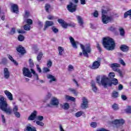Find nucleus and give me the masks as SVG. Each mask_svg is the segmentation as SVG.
<instances>
[{"instance_id":"a878e982","label":"nucleus","mask_w":131,"mask_h":131,"mask_svg":"<svg viewBox=\"0 0 131 131\" xmlns=\"http://www.w3.org/2000/svg\"><path fill=\"white\" fill-rule=\"evenodd\" d=\"M82 114H84V112L82 111H80L75 113V116L77 118L80 117Z\"/></svg>"},{"instance_id":"bf43d9fd","label":"nucleus","mask_w":131,"mask_h":131,"mask_svg":"<svg viewBox=\"0 0 131 131\" xmlns=\"http://www.w3.org/2000/svg\"><path fill=\"white\" fill-rule=\"evenodd\" d=\"M14 114L15 115L16 117H17V118H20V113L16 112L15 113H14Z\"/></svg>"},{"instance_id":"6e6d98bb","label":"nucleus","mask_w":131,"mask_h":131,"mask_svg":"<svg viewBox=\"0 0 131 131\" xmlns=\"http://www.w3.org/2000/svg\"><path fill=\"white\" fill-rule=\"evenodd\" d=\"M13 111L14 113H15L16 112H18V106L17 105H15L13 107Z\"/></svg>"},{"instance_id":"2f4dec72","label":"nucleus","mask_w":131,"mask_h":131,"mask_svg":"<svg viewBox=\"0 0 131 131\" xmlns=\"http://www.w3.org/2000/svg\"><path fill=\"white\" fill-rule=\"evenodd\" d=\"M29 65L30 68H32V67H34V62H33V60L32 59H29Z\"/></svg>"},{"instance_id":"ddd939ff","label":"nucleus","mask_w":131,"mask_h":131,"mask_svg":"<svg viewBox=\"0 0 131 131\" xmlns=\"http://www.w3.org/2000/svg\"><path fill=\"white\" fill-rule=\"evenodd\" d=\"M16 51L18 52V53H19V54H21V55H25L26 54V50H25V48L23 47L21 45H19L16 48Z\"/></svg>"},{"instance_id":"2eb2a0df","label":"nucleus","mask_w":131,"mask_h":131,"mask_svg":"<svg viewBox=\"0 0 131 131\" xmlns=\"http://www.w3.org/2000/svg\"><path fill=\"white\" fill-rule=\"evenodd\" d=\"M69 39L73 48H74V49H77V43H78V42L75 41L74 38L72 36H70Z\"/></svg>"},{"instance_id":"72a5a7b5","label":"nucleus","mask_w":131,"mask_h":131,"mask_svg":"<svg viewBox=\"0 0 131 131\" xmlns=\"http://www.w3.org/2000/svg\"><path fill=\"white\" fill-rule=\"evenodd\" d=\"M69 90L75 96H77V95H78V92H77L75 89H73V88H70Z\"/></svg>"},{"instance_id":"a18cd8bd","label":"nucleus","mask_w":131,"mask_h":131,"mask_svg":"<svg viewBox=\"0 0 131 131\" xmlns=\"http://www.w3.org/2000/svg\"><path fill=\"white\" fill-rule=\"evenodd\" d=\"M26 23H27L28 25H32V24L33 23V21H32V19L28 18L26 20Z\"/></svg>"},{"instance_id":"f257e3e1","label":"nucleus","mask_w":131,"mask_h":131,"mask_svg":"<svg viewBox=\"0 0 131 131\" xmlns=\"http://www.w3.org/2000/svg\"><path fill=\"white\" fill-rule=\"evenodd\" d=\"M102 46L107 51H113L116 47V43L113 38L106 37L103 38Z\"/></svg>"},{"instance_id":"37998d69","label":"nucleus","mask_w":131,"mask_h":131,"mask_svg":"<svg viewBox=\"0 0 131 131\" xmlns=\"http://www.w3.org/2000/svg\"><path fill=\"white\" fill-rule=\"evenodd\" d=\"M90 125H91V127H93V128H96V127H97V126H98V124L97 123V122H91Z\"/></svg>"},{"instance_id":"c9c22d12","label":"nucleus","mask_w":131,"mask_h":131,"mask_svg":"<svg viewBox=\"0 0 131 131\" xmlns=\"http://www.w3.org/2000/svg\"><path fill=\"white\" fill-rule=\"evenodd\" d=\"M42 56H43V54H42V52L39 53L37 56V61H40V60H41V58H42Z\"/></svg>"},{"instance_id":"de8ad7c7","label":"nucleus","mask_w":131,"mask_h":131,"mask_svg":"<svg viewBox=\"0 0 131 131\" xmlns=\"http://www.w3.org/2000/svg\"><path fill=\"white\" fill-rule=\"evenodd\" d=\"M50 68L48 67H44L43 68V73H47V72H50V69H49Z\"/></svg>"},{"instance_id":"dca6fc26","label":"nucleus","mask_w":131,"mask_h":131,"mask_svg":"<svg viewBox=\"0 0 131 131\" xmlns=\"http://www.w3.org/2000/svg\"><path fill=\"white\" fill-rule=\"evenodd\" d=\"M37 115V112L36 111H34L30 116L28 117V120H34L36 118V116Z\"/></svg>"},{"instance_id":"e433bc0d","label":"nucleus","mask_w":131,"mask_h":131,"mask_svg":"<svg viewBox=\"0 0 131 131\" xmlns=\"http://www.w3.org/2000/svg\"><path fill=\"white\" fill-rule=\"evenodd\" d=\"M15 33H16V28H12L9 32V34H10V35H14Z\"/></svg>"},{"instance_id":"423d86ee","label":"nucleus","mask_w":131,"mask_h":131,"mask_svg":"<svg viewBox=\"0 0 131 131\" xmlns=\"http://www.w3.org/2000/svg\"><path fill=\"white\" fill-rule=\"evenodd\" d=\"M102 15L101 16V20L103 24H107V23L113 21V18L112 17V16H108L105 15V14H107V11L102 9Z\"/></svg>"},{"instance_id":"603ef678","label":"nucleus","mask_w":131,"mask_h":131,"mask_svg":"<svg viewBox=\"0 0 131 131\" xmlns=\"http://www.w3.org/2000/svg\"><path fill=\"white\" fill-rule=\"evenodd\" d=\"M112 108L114 109V110H118V105H117V104L114 103L112 106Z\"/></svg>"},{"instance_id":"c756f323","label":"nucleus","mask_w":131,"mask_h":131,"mask_svg":"<svg viewBox=\"0 0 131 131\" xmlns=\"http://www.w3.org/2000/svg\"><path fill=\"white\" fill-rule=\"evenodd\" d=\"M112 83L114 84V85H117L118 84V80L116 78H113V79L111 80Z\"/></svg>"},{"instance_id":"1a4fd4ad","label":"nucleus","mask_w":131,"mask_h":131,"mask_svg":"<svg viewBox=\"0 0 131 131\" xmlns=\"http://www.w3.org/2000/svg\"><path fill=\"white\" fill-rule=\"evenodd\" d=\"M125 122V121L123 119H116L112 121V123L115 124L117 128L122 126Z\"/></svg>"},{"instance_id":"a211bd4d","label":"nucleus","mask_w":131,"mask_h":131,"mask_svg":"<svg viewBox=\"0 0 131 131\" xmlns=\"http://www.w3.org/2000/svg\"><path fill=\"white\" fill-rule=\"evenodd\" d=\"M120 50H121L122 52L127 53V52L129 51V47L125 45H121L120 47Z\"/></svg>"},{"instance_id":"5fc2aeb1","label":"nucleus","mask_w":131,"mask_h":131,"mask_svg":"<svg viewBox=\"0 0 131 131\" xmlns=\"http://www.w3.org/2000/svg\"><path fill=\"white\" fill-rule=\"evenodd\" d=\"M47 19H48V20H54L55 17L53 15H49L47 16Z\"/></svg>"},{"instance_id":"f704fd0d","label":"nucleus","mask_w":131,"mask_h":131,"mask_svg":"<svg viewBox=\"0 0 131 131\" xmlns=\"http://www.w3.org/2000/svg\"><path fill=\"white\" fill-rule=\"evenodd\" d=\"M30 29H31V27H30V25H29L26 24L24 26V29L26 31H29V30H30Z\"/></svg>"},{"instance_id":"052dcab7","label":"nucleus","mask_w":131,"mask_h":131,"mask_svg":"<svg viewBox=\"0 0 131 131\" xmlns=\"http://www.w3.org/2000/svg\"><path fill=\"white\" fill-rule=\"evenodd\" d=\"M120 63L123 66H125V62H124V61L122 59H120Z\"/></svg>"},{"instance_id":"58836bf2","label":"nucleus","mask_w":131,"mask_h":131,"mask_svg":"<svg viewBox=\"0 0 131 131\" xmlns=\"http://www.w3.org/2000/svg\"><path fill=\"white\" fill-rule=\"evenodd\" d=\"M58 52L59 55L60 56H62V53L64 52V48H63L62 47H58Z\"/></svg>"},{"instance_id":"393cba45","label":"nucleus","mask_w":131,"mask_h":131,"mask_svg":"<svg viewBox=\"0 0 131 131\" xmlns=\"http://www.w3.org/2000/svg\"><path fill=\"white\" fill-rule=\"evenodd\" d=\"M119 96V93L117 91H114L112 93V98L114 99H117Z\"/></svg>"},{"instance_id":"6e6552de","label":"nucleus","mask_w":131,"mask_h":131,"mask_svg":"<svg viewBox=\"0 0 131 131\" xmlns=\"http://www.w3.org/2000/svg\"><path fill=\"white\" fill-rule=\"evenodd\" d=\"M108 81H109V78L103 76L101 80L102 85H103L104 88H107V85H108V86H112V84H113L112 82L111 81V82L108 83Z\"/></svg>"},{"instance_id":"6ab92c4d","label":"nucleus","mask_w":131,"mask_h":131,"mask_svg":"<svg viewBox=\"0 0 131 131\" xmlns=\"http://www.w3.org/2000/svg\"><path fill=\"white\" fill-rule=\"evenodd\" d=\"M76 17L79 26L83 28V24H84V22L83 21V19H82V17L79 15H77Z\"/></svg>"},{"instance_id":"4d7b16f0","label":"nucleus","mask_w":131,"mask_h":131,"mask_svg":"<svg viewBox=\"0 0 131 131\" xmlns=\"http://www.w3.org/2000/svg\"><path fill=\"white\" fill-rule=\"evenodd\" d=\"M108 30H110V31H115L116 30V28L114 27H110L108 28Z\"/></svg>"},{"instance_id":"412c9836","label":"nucleus","mask_w":131,"mask_h":131,"mask_svg":"<svg viewBox=\"0 0 131 131\" xmlns=\"http://www.w3.org/2000/svg\"><path fill=\"white\" fill-rule=\"evenodd\" d=\"M4 77L6 79H9L10 77V72L9 71V70L8 68H5L4 69Z\"/></svg>"},{"instance_id":"bb28decb","label":"nucleus","mask_w":131,"mask_h":131,"mask_svg":"<svg viewBox=\"0 0 131 131\" xmlns=\"http://www.w3.org/2000/svg\"><path fill=\"white\" fill-rule=\"evenodd\" d=\"M66 99L68 100V101H72V102H75L76 99L75 98L71 96H69L68 95L66 96Z\"/></svg>"},{"instance_id":"aec40b11","label":"nucleus","mask_w":131,"mask_h":131,"mask_svg":"<svg viewBox=\"0 0 131 131\" xmlns=\"http://www.w3.org/2000/svg\"><path fill=\"white\" fill-rule=\"evenodd\" d=\"M11 8L13 13H15L16 14L19 13V7L17 4H13L12 5Z\"/></svg>"},{"instance_id":"a19ab883","label":"nucleus","mask_w":131,"mask_h":131,"mask_svg":"<svg viewBox=\"0 0 131 131\" xmlns=\"http://www.w3.org/2000/svg\"><path fill=\"white\" fill-rule=\"evenodd\" d=\"M69 107H70L69 103L66 102V103H64L63 108L64 110H68L69 109Z\"/></svg>"},{"instance_id":"69168bd1","label":"nucleus","mask_w":131,"mask_h":131,"mask_svg":"<svg viewBox=\"0 0 131 131\" xmlns=\"http://www.w3.org/2000/svg\"><path fill=\"white\" fill-rule=\"evenodd\" d=\"M74 67L72 65H69L68 67L69 71H71V69H74Z\"/></svg>"},{"instance_id":"c03bdc74","label":"nucleus","mask_w":131,"mask_h":131,"mask_svg":"<svg viewBox=\"0 0 131 131\" xmlns=\"http://www.w3.org/2000/svg\"><path fill=\"white\" fill-rule=\"evenodd\" d=\"M51 29L53 32H54V33H58V32H59V29H58L55 27H52Z\"/></svg>"},{"instance_id":"49530a36","label":"nucleus","mask_w":131,"mask_h":131,"mask_svg":"<svg viewBox=\"0 0 131 131\" xmlns=\"http://www.w3.org/2000/svg\"><path fill=\"white\" fill-rule=\"evenodd\" d=\"M52 65H53V62L51 60H49L47 63V66L48 68H51L52 67Z\"/></svg>"},{"instance_id":"7ed1b4c3","label":"nucleus","mask_w":131,"mask_h":131,"mask_svg":"<svg viewBox=\"0 0 131 131\" xmlns=\"http://www.w3.org/2000/svg\"><path fill=\"white\" fill-rule=\"evenodd\" d=\"M80 48L82 51V52H79V56H81L83 55L84 57L86 58H89V54L92 53V47H91V44L87 43L85 46L80 44Z\"/></svg>"},{"instance_id":"4468645a","label":"nucleus","mask_w":131,"mask_h":131,"mask_svg":"<svg viewBox=\"0 0 131 131\" xmlns=\"http://www.w3.org/2000/svg\"><path fill=\"white\" fill-rule=\"evenodd\" d=\"M100 61L96 60L94 62H93V64L92 66H90V68H91V69L93 70L98 69V68L100 67Z\"/></svg>"},{"instance_id":"9b49d317","label":"nucleus","mask_w":131,"mask_h":131,"mask_svg":"<svg viewBox=\"0 0 131 131\" xmlns=\"http://www.w3.org/2000/svg\"><path fill=\"white\" fill-rule=\"evenodd\" d=\"M81 107L82 109H86V108H89V101L86 98L83 97L82 103L81 104Z\"/></svg>"},{"instance_id":"3c124183","label":"nucleus","mask_w":131,"mask_h":131,"mask_svg":"<svg viewBox=\"0 0 131 131\" xmlns=\"http://www.w3.org/2000/svg\"><path fill=\"white\" fill-rule=\"evenodd\" d=\"M126 112L128 114H131V106H128L127 108L126 109Z\"/></svg>"},{"instance_id":"cd10ccee","label":"nucleus","mask_w":131,"mask_h":131,"mask_svg":"<svg viewBox=\"0 0 131 131\" xmlns=\"http://www.w3.org/2000/svg\"><path fill=\"white\" fill-rule=\"evenodd\" d=\"M119 30L120 31L121 36L124 37L125 35V31H124V29L120 28Z\"/></svg>"},{"instance_id":"864d4df0","label":"nucleus","mask_w":131,"mask_h":131,"mask_svg":"<svg viewBox=\"0 0 131 131\" xmlns=\"http://www.w3.org/2000/svg\"><path fill=\"white\" fill-rule=\"evenodd\" d=\"M37 119L38 120V121H42V120H43V116H38Z\"/></svg>"},{"instance_id":"473e14b6","label":"nucleus","mask_w":131,"mask_h":131,"mask_svg":"<svg viewBox=\"0 0 131 131\" xmlns=\"http://www.w3.org/2000/svg\"><path fill=\"white\" fill-rule=\"evenodd\" d=\"M7 63H8V59H7L6 58H2L0 64H2L3 65H7Z\"/></svg>"},{"instance_id":"0eeeda50","label":"nucleus","mask_w":131,"mask_h":131,"mask_svg":"<svg viewBox=\"0 0 131 131\" xmlns=\"http://www.w3.org/2000/svg\"><path fill=\"white\" fill-rule=\"evenodd\" d=\"M111 68H112L113 71H115V72H118L120 76L121 77H123V74H122V72L118 68L120 67V64L117 63H114L111 64Z\"/></svg>"},{"instance_id":"b1692460","label":"nucleus","mask_w":131,"mask_h":131,"mask_svg":"<svg viewBox=\"0 0 131 131\" xmlns=\"http://www.w3.org/2000/svg\"><path fill=\"white\" fill-rule=\"evenodd\" d=\"M91 84L92 91L94 93H97L98 92V87H97V86L96 85V83H95L94 82H92L91 83Z\"/></svg>"},{"instance_id":"680f3d73","label":"nucleus","mask_w":131,"mask_h":131,"mask_svg":"<svg viewBox=\"0 0 131 131\" xmlns=\"http://www.w3.org/2000/svg\"><path fill=\"white\" fill-rule=\"evenodd\" d=\"M121 99L123 100V101H125V100H127V97H126V96L124 95H122L121 96Z\"/></svg>"},{"instance_id":"f03ea898","label":"nucleus","mask_w":131,"mask_h":131,"mask_svg":"<svg viewBox=\"0 0 131 131\" xmlns=\"http://www.w3.org/2000/svg\"><path fill=\"white\" fill-rule=\"evenodd\" d=\"M0 109L6 113L11 115L12 114V110L11 108H8V102L7 99L3 95H0Z\"/></svg>"},{"instance_id":"e2e57ef3","label":"nucleus","mask_w":131,"mask_h":131,"mask_svg":"<svg viewBox=\"0 0 131 131\" xmlns=\"http://www.w3.org/2000/svg\"><path fill=\"white\" fill-rule=\"evenodd\" d=\"M1 116L3 123H6V118H5V116H4V115H1Z\"/></svg>"},{"instance_id":"13d9d810","label":"nucleus","mask_w":131,"mask_h":131,"mask_svg":"<svg viewBox=\"0 0 131 131\" xmlns=\"http://www.w3.org/2000/svg\"><path fill=\"white\" fill-rule=\"evenodd\" d=\"M37 70L38 71L39 73H41V69L39 67V65H36Z\"/></svg>"},{"instance_id":"4be33fe9","label":"nucleus","mask_w":131,"mask_h":131,"mask_svg":"<svg viewBox=\"0 0 131 131\" xmlns=\"http://www.w3.org/2000/svg\"><path fill=\"white\" fill-rule=\"evenodd\" d=\"M51 103L53 106H58L59 105V100L55 97H53L51 100Z\"/></svg>"},{"instance_id":"4c0bfd02","label":"nucleus","mask_w":131,"mask_h":131,"mask_svg":"<svg viewBox=\"0 0 131 131\" xmlns=\"http://www.w3.org/2000/svg\"><path fill=\"white\" fill-rule=\"evenodd\" d=\"M51 8V5L49 4H46L45 5V9L46 10V11L47 12V13H49V9L50 8Z\"/></svg>"},{"instance_id":"f3484780","label":"nucleus","mask_w":131,"mask_h":131,"mask_svg":"<svg viewBox=\"0 0 131 131\" xmlns=\"http://www.w3.org/2000/svg\"><path fill=\"white\" fill-rule=\"evenodd\" d=\"M4 93L7 97L8 100H9L10 101H13V100H14V99L13 98V94H12V93L9 91L5 90L4 91Z\"/></svg>"},{"instance_id":"774afa93","label":"nucleus","mask_w":131,"mask_h":131,"mask_svg":"<svg viewBox=\"0 0 131 131\" xmlns=\"http://www.w3.org/2000/svg\"><path fill=\"white\" fill-rule=\"evenodd\" d=\"M81 5H85L86 3L85 2V0H80Z\"/></svg>"},{"instance_id":"09e8293b","label":"nucleus","mask_w":131,"mask_h":131,"mask_svg":"<svg viewBox=\"0 0 131 131\" xmlns=\"http://www.w3.org/2000/svg\"><path fill=\"white\" fill-rule=\"evenodd\" d=\"M93 15L95 18H98V17H99V12H98V11L95 10L94 12L93 13Z\"/></svg>"},{"instance_id":"79ce46f5","label":"nucleus","mask_w":131,"mask_h":131,"mask_svg":"<svg viewBox=\"0 0 131 131\" xmlns=\"http://www.w3.org/2000/svg\"><path fill=\"white\" fill-rule=\"evenodd\" d=\"M96 48L99 53H102V48H101V46H100V44L99 43H97Z\"/></svg>"},{"instance_id":"39448f33","label":"nucleus","mask_w":131,"mask_h":131,"mask_svg":"<svg viewBox=\"0 0 131 131\" xmlns=\"http://www.w3.org/2000/svg\"><path fill=\"white\" fill-rule=\"evenodd\" d=\"M57 21L59 24H60L61 27H62V28H64V29H67V28H68V26H69V27H72V28H74V27L76 26L75 23H70L69 24H67L66 21L62 19L59 18L57 19Z\"/></svg>"},{"instance_id":"ea45409f","label":"nucleus","mask_w":131,"mask_h":131,"mask_svg":"<svg viewBox=\"0 0 131 131\" xmlns=\"http://www.w3.org/2000/svg\"><path fill=\"white\" fill-rule=\"evenodd\" d=\"M115 77V73L114 72H111L108 74V78L113 79Z\"/></svg>"},{"instance_id":"8fccbe9b","label":"nucleus","mask_w":131,"mask_h":131,"mask_svg":"<svg viewBox=\"0 0 131 131\" xmlns=\"http://www.w3.org/2000/svg\"><path fill=\"white\" fill-rule=\"evenodd\" d=\"M36 123L37 124V125H39L40 126H43L45 125V123H43V122H40V121H36Z\"/></svg>"},{"instance_id":"338daca9","label":"nucleus","mask_w":131,"mask_h":131,"mask_svg":"<svg viewBox=\"0 0 131 131\" xmlns=\"http://www.w3.org/2000/svg\"><path fill=\"white\" fill-rule=\"evenodd\" d=\"M97 131H110V130L106 129L105 128H100Z\"/></svg>"},{"instance_id":"5701e85b","label":"nucleus","mask_w":131,"mask_h":131,"mask_svg":"<svg viewBox=\"0 0 131 131\" xmlns=\"http://www.w3.org/2000/svg\"><path fill=\"white\" fill-rule=\"evenodd\" d=\"M47 78L48 79H50V80L49 81V82L50 83L53 82V81H57V79L55 78V76L51 74H49L47 75Z\"/></svg>"},{"instance_id":"7c9ffc66","label":"nucleus","mask_w":131,"mask_h":131,"mask_svg":"<svg viewBox=\"0 0 131 131\" xmlns=\"http://www.w3.org/2000/svg\"><path fill=\"white\" fill-rule=\"evenodd\" d=\"M30 16V13L27 10H25V14L24 15V19H27Z\"/></svg>"},{"instance_id":"9d476101","label":"nucleus","mask_w":131,"mask_h":131,"mask_svg":"<svg viewBox=\"0 0 131 131\" xmlns=\"http://www.w3.org/2000/svg\"><path fill=\"white\" fill-rule=\"evenodd\" d=\"M77 5L73 4L72 2H71L69 5H67V9L70 13H73L76 11V8Z\"/></svg>"},{"instance_id":"c85d7f7f","label":"nucleus","mask_w":131,"mask_h":131,"mask_svg":"<svg viewBox=\"0 0 131 131\" xmlns=\"http://www.w3.org/2000/svg\"><path fill=\"white\" fill-rule=\"evenodd\" d=\"M17 39L19 41H24V39H25V37L23 35H19L17 37Z\"/></svg>"},{"instance_id":"0e129e2a","label":"nucleus","mask_w":131,"mask_h":131,"mask_svg":"<svg viewBox=\"0 0 131 131\" xmlns=\"http://www.w3.org/2000/svg\"><path fill=\"white\" fill-rule=\"evenodd\" d=\"M73 81L74 82V83H75V84L76 85V86L78 88L79 87V84H78V82H77V81H76V80H75V79H73Z\"/></svg>"},{"instance_id":"f8f14e48","label":"nucleus","mask_w":131,"mask_h":131,"mask_svg":"<svg viewBox=\"0 0 131 131\" xmlns=\"http://www.w3.org/2000/svg\"><path fill=\"white\" fill-rule=\"evenodd\" d=\"M54 24V21H46L44 25V28L43 29V31H46V30H47L48 28H49V27L51 26H53Z\"/></svg>"},{"instance_id":"20e7f679","label":"nucleus","mask_w":131,"mask_h":131,"mask_svg":"<svg viewBox=\"0 0 131 131\" xmlns=\"http://www.w3.org/2000/svg\"><path fill=\"white\" fill-rule=\"evenodd\" d=\"M23 73L24 76H26L27 77H29L30 78H31L32 77V74H33L34 76L36 77V80H38V74L35 72V71L34 70L31 69V72L29 70V69L26 68V67H24L23 68Z\"/></svg>"}]
</instances>
